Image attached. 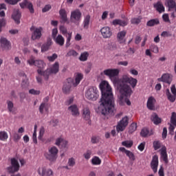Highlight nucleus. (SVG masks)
<instances>
[{
    "instance_id": "42",
    "label": "nucleus",
    "mask_w": 176,
    "mask_h": 176,
    "mask_svg": "<svg viewBox=\"0 0 176 176\" xmlns=\"http://www.w3.org/2000/svg\"><path fill=\"white\" fill-rule=\"evenodd\" d=\"M87 58H89V52H87L81 53L79 57L80 61H87Z\"/></svg>"
},
{
    "instance_id": "2",
    "label": "nucleus",
    "mask_w": 176,
    "mask_h": 176,
    "mask_svg": "<svg viewBox=\"0 0 176 176\" xmlns=\"http://www.w3.org/2000/svg\"><path fill=\"white\" fill-rule=\"evenodd\" d=\"M102 96L99 101L98 111L103 116H108L113 113L115 98L112 93V88L107 81H102L100 85Z\"/></svg>"
},
{
    "instance_id": "35",
    "label": "nucleus",
    "mask_w": 176,
    "mask_h": 176,
    "mask_svg": "<svg viewBox=\"0 0 176 176\" xmlns=\"http://www.w3.org/2000/svg\"><path fill=\"white\" fill-rule=\"evenodd\" d=\"M160 23V21H159V19H153L147 21L146 25L147 27H154V25H157Z\"/></svg>"
},
{
    "instance_id": "26",
    "label": "nucleus",
    "mask_w": 176,
    "mask_h": 176,
    "mask_svg": "<svg viewBox=\"0 0 176 176\" xmlns=\"http://www.w3.org/2000/svg\"><path fill=\"white\" fill-rule=\"evenodd\" d=\"M113 25H120L121 27H126L129 24V21L127 19H115L112 22Z\"/></svg>"
},
{
    "instance_id": "19",
    "label": "nucleus",
    "mask_w": 176,
    "mask_h": 176,
    "mask_svg": "<svg viewBox=\"0 0 176 176\" xmlns=\"http://www.w3.org/2000/svg\"><path fill=\"white\" fill-rule=\"evenodd\" d=\"M157 166H159V157H157V155H154L151 163V166L153 173H157Z\"/></svg>"
},
{
    "instance_id": "37",
    "label": "nucleus",
    "mask_w": 176,
    "mask_h": 176,
    "mask_svg": "<svg viewBox=\"0 0 176 176\" xmlns=\"http://www.w3.org/2000/svg\"><path fill=\"white\" fill-rule=\"evenodd\" d=\"M6 102L8 112H10L11 113H14V104H13V102L10 100H7Z\"/></svg>"
},
{
    "instance_id": "12",
    "label": "nucleus",
    "mask_w": 176,
    "mask_h": 176,
    "mask_svg": "<svg viewBox=\"0 0 176 176\" xmlns=\"http://www.w3.org/2000/svg\"><path fill=\"white\" fill-rule=\"evenodd\" d=\"M37 173L40 176H53V170L46 167H39Z\"/></svg>"
},
{
    "instance_id": "64",
    "label": "nucleus",
    "mask_w": 176,
    "mask_h": 176,
    "mask_svg": "<svg viewBox=\"0 0 176 176\" xmlns=\"http://www.w3.org/2000/svg\"><path fill=\"white\" fill-rule=\"evenodd\" d=\"M74 102V98H69L66 101H65V105L69 106L71 105Z\"/></svg>"
},
{
    "instance_id": "62",
    "label": "nucleus",
    "mask_w": 176,
    "mask_h": 176,
    "mask_svg": "<svg viewBox=\"0 0 176 176\" xmlns=\"http://www.w3.org/2000/svg\"><path fill=\"white\" fill-rule=\"evenodd\" d=\"M100 142V139L96 136H93L91 139V144H98Z\"/></svg>"
},
{
    "instance_id": "21",
    "label": "nucleus",
    "mask_w": 176,
    "mask_h": 176,
    "mask_svg": "<svg viewBox=\"0 0 176 176\" xmlns=\"http://www.w3.org/2000/svg\"><path fill=\"white\" fill-rule=\"evenodd\" d=\"M59 14L60 16V23L65 24L67 23V24L69 23L68 21V16L67 15V11H65V9H61L59 10Z\"/></svg>"
},
{
    "instance_id": "43",
    "label": "nucleus",
    "mask_w": 176,
    "mask_h": 176,
    "mask_svg": "<svg viewBox=\"0 0 176 176\" xmlns=\"http://www.w3.org/2000/svg\"><path fill=\"white\" fill-rule=\"evenodd\" d=\"M79 54L75 50H70L66 54V57H78Z\"/></svg>"
},
{
    "instance_id": "34",
    "label": "nucleus",
    "mask_w": 176,
    "mask_h": 176,
    "mask_svg": "<svg viewBox=\"0 0 176 176\" xmlns=\"http://www.w3.org/2000/svg\"><path fill=\"white\" fill-rule=\"evenodd\" d=\"M151 120L154 123V124H160V123H162V118H159L157 114L153 113L151 116Z\"/></svg>"
},
{
    "instance_id": "57",
    "label": "nucleus",
    "mask_w": 176,
    "mask_h": 176,
    "mask_svg": "<svg viewBox=\"0 0 176 176\" xmlns=\"http://www.w3.org/2000/svg\"><path fill=\"white\" fill-rule=\"evenodd\" d=\"M59 30L61 32V34H63V35H67V34H68V31L67 30V28H65L64 25H62L59 28Z\"/></svg>"
},
{
    "instance_id": "40",
    "label": "nucleus",
    "mask_w": 176,
    "mask_h": 176,
    "mask_svg": "<svg viewBox=\"0 0 176 176\" xmlns=\"http://www.w3.org/2000/svg\"><path fill=\"white\" fill-rule=\"evenodd\" d=\"M154 7L155 8L156 10L159 12V13H162V12H164V6L160 2H157L156 4H155Z\"/></svg>"
},
{
    "instance_id": "47",
    "label": "nucleus",
    "mask_w": 176,
    "mask_h": 176,
    "mask_svg": "<svg viewBox=\"0 0 176 176\" xmlns=\"http://www.w3.org/2000/svg\"><path fill=\"white\" fill-rule=\"evenodd\" d=\"M108 49L109 50H116L118 49V45L115 42H111L108 44Z\"/></svg>"
},
{
    "instance_id": "15",
    "label": "nucleus",
    "mask_w": 176,
    "mask_h": 176,
    "mask_svg": "<svg viewBox=\"0 0 176 176\" xmlns=\"http://www.w3.org/2000/svg\"><path fill=\"white\" fill-rule=\"evenodd\" d=\"M19 5L21 9L27 8L32 14L35 12V10H34V5H32V3L30 1L21 2Z\"/></svg>"
},
{
    "instance_id": "60",
    "label": "nucleus",
    "mask_w": 176,
    "mask_h": 176,
    "mask_svg": "<svg viewBox=\"0 0 176 176\" xmlns=\"http://www.w3.org/2000/svg\"><path fill=\"white\" fill-rule=\"evenodd\" d=\"M171 33H170V32H167V31H164L162 32L161 34V36H163L164 38H167L168 36H171Z\"/></svg>"
},
{
    "instance_id": "3",
    "label": "nucleus",
    "mask_w": 176,
    "mask_h": 176,
    "mask_svg": "<svg viewBox=\"0 0 176 176\" xmlns=\"http://www.w3.org/2000/svg\"><path fill=\"white\" fill-rule=\"evenodd\" d=\"M153 146L155 151L160 150L161 159L164 162V163H168V157L167 155V148L165 146H162V143L159 140H155L153 143Z\"/></svg>"
},
{
    "instance_id": "56",
    "label": "nucleus",
    "mask_w": 176,
    "mask_h": 176,
    "mask_svg": "<svg viewBox=\"0 0 176 176\" xmlns=\"http://www.w3.org/2000/svg\"><path fill=\"white\" fill-rule=\"evenodd\" d=\"M29 93L33 96H39V94H41V91L32 89L29 91Z\"/></svg>"
},
{
    "instance_id": "11",
    "label": "nucleus",
    "mask_w": 176,
    "mask_h": 176,
    "mask_svg": "<svg viewBox=\"0 0 176 176\" xmlns=\"http://www.w3.org/2000/svg\"><path fill=\"white\" fill-rule=\"evenodd\" d=\"M30 31H33L32 34V41L41 39V37L42 36V28H35V27L32 26L30 28Z\"/></svg>"
},
{
    "instance_id": "38",
    "label": "nucleus",
    "mask_w": 176,
    "mask_h": 176,
    "mask_svg": "<svg viewBox=\"0 0 176 176\" xmlns=\"http://www.w3.org/2000/svg\"><path fill=\"white\" fill-rule=\"evenodd\" d=\"M35 67H37V68H40V69H42L46 67V63L42 60H35Z\"/></svg>"
},
{
    "instance_id": "25",
    "label": "nucleus",
    "mask_w": 176,
    "mask_h": 176,
    "mask_svg": "<svg viewBox=\"0 0 176 176\" xmlns=\"http://www.w3.org/2000/svg\"><path fill=\"white\" fill-rule=\"evenodd\" d=\"M126 34H127L126 30H123L118 33L117 39L119 43H124L126 42V39L124 38Z\"/></svg>"
},
{
    "instance_id": "59",
    "label": "nucleus",
    "mask_w": 176,
    "mask_h": 176,
    "mask_svg": "<svg viewBox=\"0 0 176 176\" xmlns=\"http://www.w3.org/2000/svg\"><path fill=\"white\" fill-rule=\"evenodd\" d=\"M83 156L85 159H86L87 160H89V159H90L91 156V151H87L86 153H84Z\"/></svg>"
},
{
    "instance_id": "55",
    "label": "nucleus",
    "mask_w": 176,
    "mask_h": 176,
    "mask_svg": "<svg viewBox=\"0 0 176 176\" xmlns=\"http://www.w3.org/2000/svg\"><path fill=\"white\" fill-rule=\"evenodd\" d=\"M21 0H4L6 3H8V5H16L18 2H20Z\"/></svg>"
},
{
    "instance_id": "50",
    "label": "nucleus",
    "mask_w": 176,
    "mask_h": 176,
    "mask_svg": "<svg viewBox=\"0 0 176 176\" xmlns=\"http://www.w3.org/2000/svg\"><path fill=\"white\" fill-rule=\"evenodd\" d=\"M135 130H137V123L133 122L129 126V133H130V134H132V133H134Z\"/></svg>"
},
{
    "instance_id": "8",
    "label": "nucleus",
    "mask_w": 176,
    "mask_h": 176,
    "mask_svg": "<svg viewBox=\"0 0 176 176\" xmlns=\"http://www.w3.org/2000/svg\"><path fill=\"white\" fill-rule=\"evenodd\" d=\"M20 170V164L16 158L11 159V166L7 168L8 173L13 174Z\"/></svg>"
},
{
    "instance_id": "13",
    "label": "nucleus",
    "mask_w": 176,
    "mask_h": 176,
    "mask_svg": "<svg viewBox=\"0 0 176 176\" xmlns=\"http://www.w3.org/2000/svg\"><path fill=\"white\" fill-rule=\"evenodd\" d=\"M175 126H176V113L173 112L172 116L170 117V126L168 128L169 133L171 135H174V130L175 129Z\"/></svg>"
},
{
    "instance_id": "23",
    "label": "nucleus",
    "mask_w": 176,
    "mask_h": 176,
    "mask_svg": "<svg viewBox=\"0 0 176 176\" xmlns=\"http://www.w3.org/2000/svg\"><path fill=\"white\" fill-rule=\"evenodd\" d=\"M37 72L38 75L43 76L45 80H49V76L52 75V73L50 72V69H47L45 71H42V69H38L37 70Z\"/></svg>"
},
{
    "instance_id": "39",
    "label": "nucleus",
    "mask_w": 176,
    "mask_h": 176,
    "mask_svg": "<svg viewBox=\"0 0 176 176\" xmlns=\"http://www.w3.org/2000/svg\"><path fill=\"white\" fill-rule=\"evenodd\" d=\"M64 36L66 37L65 47H69V46H71V38H72V32H68Z\"/></svg>"
},
{
    "instance_id": "6",
    "label": "nucleus",
    "mask_w": 176,
    "mask_h": 176,
    "mask_svg": "<svg viewBox=\"0 0 176 176\" xmlns=\"http://www.w3.org/2000/svg\"><path fill=\"white\" fill-rule=\"evenodd\" d=\"M129 126V117L124 116L118 122L116 126V131L118 133H120L122 131H124L126 130V127Z\"/></svg>"
},
{
    "instance_id": "20",
    "label": "nucleus",
    "mask_w": 176,
    "mask_h": 176,
    "mask_svg": "<svg viewBox=\"0 0 176 176\" xmlns=\"http://www.w3.org/2000/svg\"><path fill=\"white\" fill-rule=\"evenodd\" d=\"M82 118L88 122L89 124H91V121L90 120V109L88 107H84L82 109Z\"/></svg>"
},
{
    "instance_id": "28",
    "label": "nucleus",
    "mask_w": 176,
    "mask_h": 176,
    "mask_svg": "<svg viewBox=\"0 0 176 176\" xmlns=\"http://www.w3.org/2000/svg\"><path fill=\"white\" fill-rule=\"evenodd\" d=\"M83 79V74L82 73H76L75 75V80L73 79L74 87H76L80 83V80Z\"/></svg>"
},
{
    "instance_id": "7",
    "label": "nucleus",
    "mask_w": 176,
    "mask_h": 176,
    "mask_svg": "<svg viewBox=\"0 0 176 176\" xmlns=\"http://www.w3.org/2000/svg\"><path fill=\"white\" fill-rule=\"evenodd\" d=\"M74 87V78H69L63 84L62 91L64 94H69L71 89Z\"/></svg>"
},
{
    "instance_id": "52",
    "label": "nucleus",
    "mask_w": 176,
    "mask_h": 176,
    "mask_svg": "<svg viewBox=\"0 0 176 176\" xmlns=\"http://www.w3.org/2000/svg\"><path fill=\"white\" fill-rule=\"evenodd\" d=\"M57 57H58L57 54H53L52 56H49L47 57V58L51 63H53V61H54L57 58Z\"/></svg>"
},
{
    "instance_id": "16",
    "label": "nucleus",
    "mask_w": 176,
    "mask_h": 176,
    "mask_svg": "<svg viewBox=\"0 0 176 176\" xmlns=\"http://www.w3.org/2000/svg\"><path fill=\"white\" fill-rule=\"evenodd\" d=\"M101 34L104 39L111 38L112 36V31L109 27H104L100 30Z\"/></svg>"
},
{
    "instance_id": "22",
    "label": "nucleus",
    "mask_w": 176,
    "mask_h": 176,
    "mask_svg": "<svg viewBox=\"0 0 176 176\" xmlns=\"http://www.w3.org/2000/svg\"><path fill=\"white\" fill-rule=\"evenodd\" d=\"M53 45V41L52 38L49 37L47 39V42L41 46V52H47L50 49V46Z\"/></svg>"
},
{
    "instance_id": "61",
    "label": "nucleus",
    "mask_w": 176,
    "mask_h": 176,
    "mask_svg": "<svg viewBox=\"0 0 176 176\" xmlns=\"http://www.w3.org/2000/svg\"><path fill=\"white\" fill-rule=\"evenodd\" d=\"M52 9V6L50 5H46L43 9L42 12L43 13H46V12H49Z\"/></svg>"
},
{
    "instance_id": "4",
    "label": "nucleus",
    "mask_w": 176,
    "mask_h": 176,
    "mask_svg": "<svg viewBox=\"0 0 176 176\" xmlns=\"http://www.w3.org/2000/svg\"><path fill=\"white\" fill-rule=\"evenodd\" d=\"M45 157L51 163H56L57 158L58 157V148L55 146L50 147L48 148V152L45 154Z\"/></svg>"
},
{
    "instance_id": "41",
    "label": "nucleus",
    "mask_w": 176,
    "mask_h": 176,
    "mask_svg": "<svg viewBox=\"0 0 176 176\" xmlns=\"http://www.w3.org/2000/svg\"><path fill=\"white\" fill-rule=\"evenodd\" d=\"M9 138L8 132L5 131H0V141H6Z\"/></svg>"
},
{
    "instance_id": "46",
    "label": "nucleus",
    "mask_w": 176,
    "mask_h": 176,
    "mask_svg": "<svg viewBox=\"0 0 176 176\" xmlns=\"http://www.w3.org/2000/svg\"><path fill=\"white\" fill-rule=\"evenodd\" d=\"M141 20H142V17L138 16V17H134L131 19V24H140L141 23Z\"/></svg>"
},
{
    "instance_id": "1",
    "label": "nucleus",
    "mask_w": 176,
    "mask_h": 176,
    "mask_svg": "<svg viewBox=\"0 0 176 176\" xmlns=\"http://www.w3.org/2000/svg\"><path fill=\"white\" fill-rule=\"evenodd\" d=\"M120 72V70L119 69H107L103 71L104 75L108 76L113 83L117 84V87L120 88L121 93L132 94L133 90L131 87L134 89L137 86L138 80L127 75H124L121 78L118 80L116 77L119 76ZM127 83H129L131 87Z\"/></svg>"
},
{
    "instance_id": "29",
    "label": "nucleus",
    "mask_w": 176,
    "mask_h": 176,
    "mask_svg": "<svg viewBox=\"0 0 176 176\" xmlns=\"http://www.w3.org/2000/svg\"><path fill=\"white\" fill-rule=\"evenodd\" d=\"M54 41L58 46H64V43H65V38H64L61 34H58L55 37Z\"/></svg>"
},
{
    "instance_id": "32",
    "label": "nucleus",
    "mask_w": 176,
    "mask_h": 176,
    "mask_svg": "<svg viewBox=\"0 0 176 176\" xmlns=\"http://www.w3.org/2000/svg\"><path fill=\"white\" fill-rule=\"evenodd\" d=\"M60 68V65L58 64V62H55L54 65H52V67L50 68H48V69L50 70L51 74H57Z\"/></svg>"
},
{
    "instance_id": "33",
    "label": "nucleus",
    "mask_w": 176,
    "mask_h": 176,
    "mask_svg": "<svg viewBox=\"0 0 176 176\" xmlns=\"http://www.w3.org/2000/svg\"><path fill=\"white\" fill-rule=\"evenodd\" d=\"M166 97H167L168 100L170 102H175L176 95L171 94V92H170V89H167L166 90Z\"/></svg>"
},
{
    "instance_id": "49",
    "label": "nucleus",
    "mask_w": 176,
    "mask_h": 176,
    "mask_svg": "<svg viewBox=\"0 0 176 176\" xmlns=\"http://www.w3.org/2000/svg\"><path fill=\"white\" fill-rule=\"evenodd\" d=\"M75 164H76V161L75 160V158H69L67 162V166H69V167H74Z\"/></svg>"
},
{
    "instance_id": "10",
    "label": "nucleus",
    "mask_w": 176,
    "mask_h": 176,
    "mask_svg": "<svg viewBox=\"0 0 176 176\" xmlns=\"http://www.w3.org/2000/svg\"><path fill=\"white\" fill-rule=\"evenodd\" d=\"M117 89L120 93V96H118V102L119 105L121 107H123V105H125L126 104V100L127 97H130L131 96V94H126V92H122L120 91V88L119 87H117Z\"/></svg>"
},
{
    "instance_id": "31",
    "label": "nucleus",
    "mask_w": 176,
    "mask_h": 176,
    "mask_svg": "<svg viewBox=\"0 0 176 176\" xmlns=\"http://www.w3.org/2000/svg\"><path fill=\"white\" fill-rule=\"evenodd\" d=\"M90 19H91L90 15H85L84 16L82 25H83V28H85V30H87L89 28V25H90Z\"/></svg>"
},
{
    "instance_id": "45",
    "label": "nucleus",
    "mask_w": 176,
    "mask_h": 176,
    "mask_svg": "<svg viewBox=\"0 0 176 176\" xmlns=\"http://www.w3.org/2000/svg\"><path fill=\"white\" fill-rule=\"evenodd\" d=\"M21 134H19L17 132H14L12 135L14 142H19L21 140Z\"/></svg>"
},
{
    "instance_id": "17",
    "label": "nucleus",
    "mask_w": 176,
    "mask_h": 176,
    "mask_svg": "<svg viewBox=\"0 0 176 176\" xmlns=\"http://www.w3.org/2000/svg\"><path fill=\"white\" fill-rule=\"evenodd\" d=\"M1 46L3 50H10V42L5 37H1L0 39Z\"/></svg>"
},
{
    "instance_id": "48",
    "label": "nucleus",
    "mask_w": 176,
    "mask_h": 176,
    "mask_svg": "<svg viewBox=\"0 0 176 176\" xmlns=\"http://www.w3.org/2000/svg\"><path fill=\"white\" fill-rule=\"evenodd\" d=\"M122 145L123 146H126V148H131L133 146V141L131 140H126L122 142Z\"/></svg>"
},
{
    "instance_id": "53",
    "label": "nucleus",
    "mask_w": 176,
    "mask_h": 176,
    "mask_svg": "<svg viewBox=\"0 0 176 176\" xmlns=\"http://www.w3.org/2000/svg\"><path fill=\"white\" fill-rule=\"evenodd\" d=\"M44 134H45V128L43 126H41L40 128L39 135H38V140H42Z\"/></svg>"
},
{
    "instance_id": "27",
    "label": "nucleus",
    "mask_w": 176,
    "mask_h": 176,
    "mask_svg": "<svg viewBox=\"0 0 176 176\" xmlns=\"http://www.w3.org/2000/svg\"><path fill=\"white\" fill-rule=\"evenodd\" d=\"M156 102V99L153 96L149 97L147 100V108L150 109V111H153L155 109V104Z\"/></svg>"
},
{
    "instance_id": "44",
    "label": "nucleus",
    "mask_w": 176,
    "mask_h": 176,
    "mask_svg": "<svg viewBox=\"0 0 176 176\" xmlns=\"http://www.w3.org/2000/svg\"><path fill=\"white\" fill-rule=\"evenodd\" d=\"M91 163L94 164V166H98L101 164V159L97 156H95L91 159Z\"/></svg>"
},
{
    "instance_id": "14",
    "label": "nucleus",
    "mask_w": 176,
    "mask_h": 176,
    "mask_svg": "<svg viewBox=\"0 0 176 176\" xmlns=\"http://www.w3.org/2000/svg\"><path fill=\"white\" fill-rule=\"evenodd\" d=\"M67 111H69L72 116H74V118H76L80 115V113L79 112V108H78L76 104L70 105L67 108Z\"/></svg>"
},
{
    "instance_id": "30",
    "label": "nucleus",
    "mask_w": 176,
    "mask_h": 176,
    "mask_svg": "<svg viewBox=\"0 0 176 176\" xmlns=\"http://www.w3.org/2000/svg\"><path fill=\"white\" fill-rule=\"evenodd\" d=\"M167 6L168 12H176V3L174 0H168Z\"/></svg>"
},
{
    "instance_id": "9",
    "label": "nucleus",
    "mask_w": 176,
    "mask_h": 176,
    "mask_svg": "<svg viewBox=\"0 0 176 176\" xmlns=\"http://www.w3.org/2000/svg\"><path fill=\"white\" fill-rule=\"evenodd\" d=\"M82 19V12L79 10H75L71 12L70 20L74 24H79V21Z\"/></svg>"
},
{
    "instance_id": "36",
    "label": "nucleus",
    "mask_w": 176,
    "mask_h": 176,
    "mask_svg": "<svg viewBox=\"0 0 176 176\" xmlns=\"http://www.w3.org/2000/svg\"><path fill=\"white\" fill-rule=\"evenodd\" d=\"M38 110L40 113H43L45 111L47 112V111H49V108H47V103L42 102L38 107Z\"/></svg>"
},
{
    "instance_id": "51",
    "label": "nucleus",
    "mask_w": 176,
    "mask_h": 176,
    "mask_svg": "<svg viewBox=\"0 0 176 176\" xmlns=\"http://www.w3.org/2000/svg\"><path fill=\"white\" fill-rule=\"evenodd\" d=\"M150 50L151 52H153V53H155V54L159 53V47H157V45H155L153 44L150 45Z\"/></svg>"
},
{
    "instance_id": "24",
    "label": "nucleus",
    "mask_w": 176,
    "mask_h": 176,
    "mask_svg": "<svg viewBox=\"0 0 176 176\" xmlns=\"http://www.w3.org/2000/svg\"><path fill=\"white\" fill-rule=\"evenodd\" d=\"M12 18L16 24H20V19H21V12L19 10H14Z\"/></svg>"
},
{
    "instance_id": "18",
    "label": "nucleus",
    "mask_w": 176,
    "mask_h": 176,
    "mask_svg": "<svg viewBox=\"0 0 176 176\" xmlns=\"http://www.w3.org/2000/svg\"><path fill=\"white\" fill-rule=\"evenodd\" d=\"M158 82H164V83H168V85H171L173 82V78L169 74H164L161 78L157 79Z\"/></svg>"
},
{
    "instance_id": "63",
    "label": "nucleus",
    "mask_w": 176,
    "mask_h": 176,
    "mask_svg": "<svg viewBox=\"0 0 176 176\" xmlns=\"http://www.w3.org/2000/svg\"><path fill=\"white\" fill-rule=\"evenodd\" d=\"M162 19L165 23H170V18L168 17V14H164L162 15Z\"/></svg>"
},
{
    "instance_id": "5",
    "label": "nucleus",
    "mask_w": 176,
    "mask_h": 176,
    "mask_svg": "<svg viewBox=\"0 0 176 176\" xmlns=\"http://www.w3.org/2000/svg\"><path fill=\"white\" fill-rule=\"evenodd\" d=\"M85 97L91 101H97L98 97H100L98 89L96 87H90L85 91Z\"/></svg>"
},
{
    "instance_id": "58",
    "label": "nucleus",
    "mask_w": 176,
    "mask_h": 176,
    "mask_svg": "<svg viewBox=\"0 0 176 176\" xmlns=\"http://www.w3.org/2000/svg\"><path fill=\"white\" fill-rule=\"evenodd\" d=\"M148 134H149V131L146 129L144 128L140 133V135H142V137H146V135H148Z\"/></svg>"
},
{
    "instance_id": "54",
    "label": "nucleus",
    "mask_w": 176,
    "mask_h": 176,
    "mask_svg": "<svg viewBox=\"0 0 176 176\" xmlns=\"http://www.w3.org/2000/svg\"><path fill=\"white\" fill-rule=\"evenodd\" d=\"M126 156H128V157H129L131 160H135V157L134 156V154L131 151H126Z\"/></svg>"
}]
</instances>
